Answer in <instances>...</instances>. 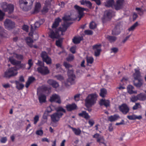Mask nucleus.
I'll return each mask as SVG.
<instances>
[{
    "label": "nucleus",
    "instance_id": "1",
    "mask_svg": "<svg viewBox=\"0 0 146 146\" xmlns=\"http://www.w3.org/2000/svg\"><path fill=\"white\" fill-rule=\"evenodd\" d=\"M134 70L135 72L133 75L134 79L133 81V84L137 88H140L142 86L143 81L140 78L141 75L139 70L137 69H135Z\"/></svg>",
    "mask_w": 146,
    "mask_h": 146
},
{
    "label": "nucleus",
    "instance_id": "2",
    "mask_svg": "<svg viewBox=\"0 0 146 146\" xmlns=\"http://www.w3.org/2000/svg\"><path fill=\"white\" fill-rule=\"evenodd\" d=\"M97 95L95 93L88 95L85 100V104L87 108L90 107L95 104L97 100Z\"/></svg>",
    "mask_w": 146,
    "mask_h": 146
},
{
    "label": "nucleus",
    "instance_id": "3",
    "mask_svg": "<svg viewBox=\"0 0 146 146\" xmlns=\"http://www.w3.org/2000/svg\"><path fill=\"white\" fill-rule=\"evenodd\" d=\"M18 68L16 66L9 68L4 73V77L7 78L16 76L17 73Z\"/></svg>",
    "mask_w": 146,
    "mask_h": 146
},
{
    "label": "nucleus",
    "instance_id": "4",
    "mask_svg": "<svg viewBox=\"0 0 146 146\" xmlns=\"http://www.w3.org/2000/svg\"><path fill=\"white\" fill-rule=\"evenodd\" d=\"M1 8L5 12H8L9 14L11 13L13 11L14 7L13 5L7 4V3L4 2L1 5Z\"/></svg>",
    "mask_w": 146,
    "mask_h": 146
},
{
    "label": "nucleus",
    "instance_id": "5",
    "mask_svg": "<svg viewBox=\"0 0 146 146\" xmlns=\"http://www.w3.org/2000/svg\"><path fill=\"white\" fill-rule=\"evenodd\" d=\"M67 74L68 78L67 80V83H66V86H67V83H70V85H73L75 83V80L76 78L75 75L73 74V70L72 69L68 70Z\"/></svg>",
    "mask_w": 146,
    "mask_h": 146
},
{
    "label": "nucleus",
    "instance_id": "6",
    "mask_svg": "<svg viewBox=\"0 0 146 146\" xmlns=\"http://www.w3.org/2000/svg\"><path fill=\"white\" fill-rule=\"evenodd\" d=\"M113 12L111 10H106L104 12L102 21L103 23H105L107 21L111 20L112 17Z\"/></svg>",
    "mask_w": 146,
    "mask_h": 146
},
{
    "label": "nucleus",
    "instance_id": "7",
    "mask_svg": "<svg viewBox=\"0 0 146 146\" xmlns=\"http://www.w3.org/2000/svg\"><path fill=\"white\" fill-rule=\"evenodd\" d=\"M41 57L44 62L47 64H50L52 63V59L48 56L47 53L45 51L42 52L41 54Z\"/></svg>",
    "mask_w": 146,
    "mask_h": 146
},
{
    "label": "nucleus",
    "instance_id": "8",
    "mask_svg": "<svg viewBox=\"0 0 146 146\" xmlns=\"http://www.w3.org/2000/svg\"><path fill=\"white\" fill-rule=\"evenodd\" d=\"M4 25L5 28L10 30L15 27V23L11 20L6 19L4 22Z\"/></svg>",
    "mask_w": 146,
    "mask_h": 146
},
{
    "label": "nucleus",
    "instance_id": "9",
    "mask_svg": "<svg viewBox=\"0 0 146 146\" xmlns=\"http://www.w3.org/2000/svg\"><path fill=\"white\" fill-rule=\"evenodd\" d=\"M63 115V113H59L57 112L54 113L50 116L52 121L54 123L58 121Z\"/></svg>",
    "mask_w": 146,
    "mask_h": 146
},
{
    "label": "nucleus",
    "instance_id": "10",
    "mask_svg": "<svg viewBox=\"0 0 146 146\" xmlns=\"http://www.w3.org/2000/svg\"><path fill=\"white\" fill-rule=\"evenodd\" d=\"M119 111L124 115L126 114L129 110V108L125 104H123L119 106Z\"/></svg>",
    "mask_w": 146,
    "mask_h": 146
},
{
    "label": "nucleus",
    "instance_id": "11",
    "mask_svg": "<svg viewBox=\"0 0 146 146\" xmlns=\"http://www.w3.org/2000/svg\"><path fill=\"white\" fill-rule=\"evenodd\" d=\"M57 31L58 30L56 29L54 30L50 29L49 34V37L52 39L58 38L59 37L60 35Z\"/></svg>",
    "mask_w": 146,
    "mask_h": 146
},
{
    "label": "nucleus",
    "instance_id": "12",
    "mask_svg": "<svg viewBox=\"0 0 146 146\" xmlns=\"http://www.w3.org/2000/svg\"><path fill=\"white\" fill-rule=\"evenodd\" d=\"M49 100L51 102H55L59 104H60L61 102L60 96L55 94L52 95L50 97Z\"/></svg>",
    "mask_w": 146,
    "mask_h": 146
},
{
    "label": "nucleus",
    "instance_id": "13",
    "mask_svg": "<svg viewBox=\"0 0 146 146\" xmlns=\"http://www.w3.org/2000/svg\"><path fill=\"white\" fill-rule=\"evenodd\" d=\"M121 26L120 23H118L116 25L112 31V34L114 35H117L121 33Z\"/></svg>",
    "mask_w": 146,
    "mask_h": 146
},
{
    "label": "nucleus",
    "instance_id": "14",
    "mask_svg": "<svg viewBox=\"0 0 146 146\" xmlns=\"http://www.w3.org/2000/svg\"><path fill=\"white\" fill-rule=\"evenodd\" d=\"M74 8L78 11V17L79 18V21L83 16V12L86 10V9L81 7L77 5H75L74 6Z\"/></svg>",
    "mask_w": 146,
    "mask_h": 146
},
{
    "label": "nucleus",
    "instance_id": "15",
    "mask_svg": "<svg viewBox=\"0 0 146 146\" xmlns=\"http://www.w3.org/2000/svg\"><path fill=\"white\" fill-rule=\"evenodd\" d=\"M38 72L43 75H46L49 73V70L46 66L38 67L37 68Z\"/></svg>",
    "mask_w": 146,
    "mask_h": 146
},
{
    "label": "nucleus",
    "instance_id": "16",
    "mask_svg": "<svg viewBox=\"0 0 146 146\" xmlns=\"http://www.w3.org/2000/svg\"><path fill=\"white\" fill-rule=\"evenodd\" d=\"M124 0H117L116 4L114 5L115 9L118 10L122 9L123 6Z\"/></svg>",
    "mask_w": 146,
    "mask_h": 146
},
{
    "label": "nucleus",
    "instance_id": "17",
    "mask_svg": "<svg viewBox=\"0 0 146 146\" xmlns=\"http://www.w3.org/2000/svg\"><path fill=\"white\" fill-rule=\"evenodd\" d=\"M77 107L76 105L74 103L67 104L66 106V108L67 111H71L76 110Z\"/></svg>",
    "mask_w": 146,
    "mask_h": 146
},
{
    "label": "nucleus",
    "instance_id": "18",
    "mask_svg": "<svg viewBox=\"0 0 146 146\" xmlns=\"http://www.w3.org/2000/svg\"><path fill=\"white\" fill-rule=\"evenodd\" d=\"M47 83L50 85L55 88H56L59 86L58 83L56 81L52 79H49L47 81Z\"/></svg>",
    "mask_w": 146,
    "mask_h": 146
},
{
    "label": "nucleus",
    "instance_id": "19",
    "mask_svg": "<svg viewBox=\"0 0 146 146\" xmlns=\"http://www.w3.org/2000/svg\"><path fill=\"white\" fill-rule=\"evenodd\" d=\"M134 87L132 85H129L127 87V92L129 94H136L137 93V91H134Z\"/></svg>",
    "mask_w": 146,
    "mask_h": 146
},
{
    "label": "nucleus",
    "instance_id": "20",
    "mask_svg": "<svg viewBox=\"0 0 146 146\" xmlns=\"http://www.w3.org/2000/svg\"><path fill=\"white\" fill-rule=\"evenodd\" d=\"M83 39V38L82 36H75L72 39V42L75 44H78Z\"/></svg>",
    "mask_w": 146,
    "mask_h": 146
},
{
    "label": "nucleus",
    "instance_id": "21",
    "mask_svg": "<svg viewBox=\"0 0 146 146\" xmlns=\"http://www.w3.org/2000/svg\"><path fill=\"white\" fill-rule=\"evenodd\" d=\"M110 101L108 100L102 99L100 100L99 104L100 106H104L106 107H107L110 106Z\"/></svg>",
    "mask_w": 146,
    "mask_h": 146
},
{
    "label": "nucleus",
    "instance_id": "22",
    "mask_svg": "<svg viewBox=\"0 0 146 146\" xmlns=\"http://www.w3.org/2000/svg\"><path fill=\"white\" fill-rule=\"evenodd\" d=\"M61 21V20L59 17H58L55 19L54 21L52 26V28L56 29V27L59 25V23Z\"/></svg>",
    "mask_w": 146,
    "mask_h": 146
},
{
    "label": "nucleus",
    "instance_id": "23",
    "mask_svg": "<svg viewBox=\"0 0 146 146\" xmlns=\"http://www.w3.org/2000/svg\"><path fill=\"white\" fill-rule=\"evenodd\" d=\"M120 118L119 116L117 114H114L109 117L108 118V120L110 122H113L117 120Z\"/></svg>",
    "mask_w": 146,
    "mask_h": 146
},
{
    "label": "nucleus",
    "instance_id": "24",
    "mask_svg": "<svg viewBox=\"0 0 146 146\" xmlns=\"http://www.w3.org/2000/svg\"><path fill=\"white\" fill-rule=\"evenodd\" d=\"M81 4L82 5H85L90 8H91L92 4L89 1L86 0H82L80 1Z\"/></svg>",
    "mask_w": 146,
    "mask_h": 146
},
{
    "label": "nucleus",
    "instance_id": "25",
    "mask_svg": "<svg viewBox=\"0 0 146 146\" xmlns=\"http://www.w3.org/2000/svg\"><path fill=\"white\" fill-rule=\"evenodd\" d=\"M78 115L84 117L86 119H88L90 117L88 113L85 111H82L81 113L78 114Z\"/></svg>",
    "mask_w": 146,
    "mask_h": 146
},
{
    "label": "nucleus",
    "instance_id": "26",
    "mask_svg": "<svg viewBox=\"0 0 146 146\" xmlns=\"http://www.w3.org/2000/svg\"><path fill=\"white\" fill-rule=\"evenodd\" d=\"M93 138L96 139L97 142L100 143V141L103 139V137H102L99 134L96 133L92 136Z\"/></svg>",
    "mask_w": 146,
    "mask_h": 146
},
{
    "label": "nucleus",
    "instance_id": "27",
    "mask_svg": "<svg viewBox=\"0 0 146 146\" xmlns=\"http://www.w3.org/2000/svg\"><path fill=\"white\" fill-rule=\"evenodd\" d=\"M46 97L43 94L40 95L38 96V100L40 103L42 104L46 102Z\"/></svg>",
    "mask_w": 146,
    "mask_h": 146
},
{
    "label": "nucleus",
    "instance_id": "28",
    "mask_svg": "<svg viewBox=\"0 0 146 146\" xmlns=\"http://www.w3.org/2000/svg\"><path fill=\"white\" fill-rule=\"evenodd\" d=\"M25 40L27 44L30 47H33L32 43L33 42V40L32 38L29 37H27L25 39Z\"/></svg>",
    "mask_w": 146,
    "mask_h": 146
},
{
    "label": "nucleus",
    "instance_id": "29",
    "mask_svg": "<svg viewBox=\"0 0 146 146\" xmlns=\"http://www.w3.org/2000/svg\"><path fill=\"white\" fill-rule=\"evenodd\" d=\"M138 100L144 101L146 99V95L144 93H141L137 95Z\"/></svg>",
    "mask_w": 146,
    "mask_h": 146
},
{
    "label": "nucleus",
    "instance_id": "30",
    "mask_svg": "<svg viewBox=\"0 0 146 146\" xmlns=\"http://www.w3.org/2000/svg\"><path fill=\"white\" fill-rule=\"evenodd\" d=\"M115 1L114 0H108L107 1L105 5L106 7H112L114 6Z\"/></svg>",
    "mask_w": 146,
    "mask_h": 146
},
{
    "label": "nucleus",
    "instance_id": "31",
    "mask_svg": "<svg viewBox=\"0 0 146 146\" xmlns=\"http://www.w3.org/2000/svg\"><path fill=\"white\" fill-rule=\"evenodd\" d=\"M15 83L16 85V88L19 90H21L23 88L24 85L21 83H20L19 81L16 80Z\"/></svg>",
    "mask_w": 146,
    "mask_h": 146
},
{
    "label": "nucleus",
    "instance_id": "32",
    "mask_svg": "<svg viewBox=\"0 0 146 146\" xmlns=\"http://www.w3.org/2000/svg\"><path fill=\"white\" fill-rule=\"evenodd\" d=\"M9 60L11 63L14 65L17 66L19 63H20V61L14 59L12 57H10Z\"/></svg>",
    "mask_w": 146,
    "mask_h": 146
},
{
    "label": "nucleus",
    "instance_id": "33",
    "mask_svg": "<svg viewBox=\"0 0 146 146\" xmlns=\"http://www.w3.org/2000/svg\"><path fill=\"white\" fill-rule=\"evenodd\" d=\"M107 38L110 42L112 43L114 42L116 40L117 38L114 36L108 35Z\"/></svg>",
    "mask_w": 146,
    "mask_h": 146
},
{
    "label": "nucleus",
    "instance_id": "34",
    "mask_svg": "<svg viewBox=\"0 0 146 146\" xmlns=\"http://www.w3.org/2000/svg\"><path fill=\"white\" fill-rule=\"evenodd\" d=\"M107 91L104 88H103L101 89L100 92V96L102 98L105 97V95L106 94Z\"/></svg>",
    "mask_w": 146,
    "mask_h": 146
},
{
    "label": "nucleus",
    "instance_id": "35",
    "mask_svg": "<svg viewBox=\"0 0 146 146\" xmlns=\"http://www.w3.org/2000/svg\"><path fill=\"white\" fill-rule=\"evenodd\" d=\"M40 23L39 22H36L35 23L33 26L34 27V28H33V26L32 25L31 26V31H33V30H34L36 29L37 28H38L40 26Z\"/></svg>",
    "mask_w": 146,
    "mask_h": 146
},
{
    "label": "nucleus",
    "instance_id": "36",
    "mask_svg": "<svg viewBox=\"0 0 146 146\" xmlns=\"http://www.w3.org/2000/svg\"><path fill=\"white\" fill-rule=\"evenodd\" d=\"M6 31L3 28L0 27V36L2 37H5L6 34Z\"/></svg>",
    "mask_w": 146,
    "mask_h": 146
},
{
    "label": "nucleus",
    "instance_id": "37",
    "mask_svg": "<svg viewBox=\"0 0 146 146\" xmlns=\"http://www.w3.org/2000/svg\"><path fill=\"white\" fill-rule=\"evenodd\" d=\"M41 7V4L39 3H36L34 11L35 12L37 13L39 11Z\"/></svg>",
    "mask_w": 146,
    "mask_h": 146
},
{
    "label": "nucleus",
    "instance_id": "38",
    "mask_svg": "<svg viewBox=\"0 0 146 146\" xmlns=\"http://www.w3.org/2000/svg\"><path fill=\"white\" fill-rule=\"evenodd\" d=\"M14 54L17 59L21 60H22L23 59L24 57L23 55L16 53H14Z\"/></svg>",
    "mask_w": 146,
    "mask_h": 146
},
{
    "label": "nucleus",
    "instance_id": "39",
    "mask_svg": "<svg viewBox=\"0 0 146 146\" xmlns=\"http://www.w3.org/2000/svg\"><path fill=\"white\" fill-rule=\"evenodd\" d=\"M56 111L57 112L59 113H63L62 112L64 113L66 112V110L63 108L62 107H59L57 108L56 109Z\"/></svg>",
    "mask_w": 146,
    "mask_h": 146
},
{
    "label": "nucleus",
    "instance_id": "40",
    "mask_svg": "<svg viewBox=\"0 0 146 146\" xmlns=\"http://www.w3.org/2000/svg\"><path fill=\"white\" fill-rule=\"evenodd\" d=\"M27 64L29 65V67L27 68V69L28 70H29L33 66V62L32 59H29L28 60Z\"/></svg>",
    "mask_w": 146,
    "mask_h": 146
},
{
    "label": "nucleus",
    "instance_id": "41",
    "mask_svg": "<svg viewBox=\"0 0 146 146\" xmlns=\"http://www.w3.org/2000/svg\"><path fill=\"white\" fill-rule=\"evenodd\" d=\"M130 101L132 102H135L138 100L137 95L136 96L133 95L130 98Z\"/></svg>",
    "mask_w": 146,
    "mask_h": 146
},
{
    "label": "nucleus",
    "instance_id": "42",
    "mask_svg": "<svg viewBox=\"0 0 146 146\" xmlns=\"http://www.w3.org/2000/svg\"><path fill=\"white\" fill-rule=\"evenodd\" d=\"M138 23L137 22H136L133 25L128 29V30L129 31H132L138 25Z\"/></svg>",
    "mask_w": 146,
    "mask_h": 146
},
{
    "label": "nucleus",
    "instance_id": "43",
    "mask_svg": "<svg viewBox=\"0 0 146 146\" xmlns=\"http://www.w3.org/2000/svg\"><path fill=\"white\" fill-rule=\"evenodd\" d=\"M94 60V58L93 57L90 56L86 58V61L87 63L92 64Z\"/></svg>",
    "mask_w": 146,
    "mask_h": 146
},
{
    "label": "nucleus",
    "instance_id": "44",
    "mask_svg": "<svg viewBox=\"0 0 146 146\" xmlns=\"http://www.w3.org/2000/svg\"><path fill=\"white\" fill-rule=\"evenodd\" d=\"M96 27V25L95 22H91L89 25V28L90 29H95Z\"/></svg>",
    "mask_w": 146,
    "mask_h": 146
},
{
    "label": "nucleus",
    "instance_id": "45",
    "mask_svg": "<svg viewBox=\"0 0 146 146\" xmlns=\"http://www.w3.org/2000/svg\"><path fill=\"white\" fill-rule=\"evenodd\" d=\"M102 46V45L101 44H96L92 46V49L93 50L101 49Z\"/></svg>",
    "mask_w": 146,
    "mask_h": 146
},
{
    "label": "nucleus",
    "instance_id": "46",
    "mask_svg": "<svg viewBox=\"0 0 146 146\" xmlns=\"http://www.w3.org/2000/svg\"><path fill=\"white\" fill-rule=\"evenodd\" d=\"M73 131L76 135H79L81 133V131L80 129H76L75 128L73 129Z\"/></svg>",
    "mask_w": 146,
    "mask_h": 146
},
{
    "label": "nucleus",
    "instance_id": "47",
    "mask_svg": "<svg viewBox=\"0 0 146 146\" xmlns=\"http://www.w3.org/2000/svg\"><path fill=\"white\" fill-rule=\"evenodd\" d=\"M57 30H58V32L59 33L60 32H61V35H63V32H65L67 30H65V28H64L63 27H60L58 29H56Z\"/></svg>",
    "mask_w": 146,
    "mask_h": 146
},
{
    "label": "nucleus",
    "instance_id": "48",
    "mask_svg": "<svg viewBox=\"0 0 146 146\" xmlns=\"http://www.w3.org/2000/svg\"><path fill=\"white\" fill-rule=\"evenodd\" d=\"M72 23L64 22L62 25V27L65 28V30H67L68 27Z\"/></svg>",
    "mask_w": 146,
    "mask_h": 146
},
{
    "label": "nucleus",
    "instance_id": "49",
    "mask_svg": "<svg viewBox=\"0 0 146 146\" xmlns=\"http://www.w3.org/2000/svg\"><path fill=\"white\" fill-rule=\"evenodd\" d=\"M32 38L34 40H36L38 39L39 35L37 33H32Z\"/></svg>",
    "mask_w": 146,
    "mask_h": 146
},
{
    "label": "nucleus",
    "instance_id": "50",
    "mask_svg": "<svg viewBox=\"0 0 146 146\" xmlns=\"http://www.w3.org/2000/svg\"><path fill=\"white\" fill-rule=\"evenodd\" d=\"M36 64L38 66V67H44V63L39 60H38V62L36 63Z\"/></svg>",
    "mask_w": 146,
    "mask_h": 146
},
{
    "label": "nucleus",
    "instance_id": "51",
    "mask_svg": "<svg viewBox=\"0 0 146 146\" xmlns=\"http://www.w3.org/2000/svg\"><path fill=\"white\" fill-rule=\"evenodd\" d=\"M94 50V55L96 57H98L100 56V52L101 51V49H98Z\"/></svg>",
    "mask_w": 146,
    "mask_h": 146
},
{
    "label": "nucleus",
    "instance_id": "52",
    "mask_svg": "<svg viewBox=\"0 0 146 146\" xmlns=\"http://www.w3.org/2000/svg\"><path fill=\"white\" fill-rule=\"evenodd\" d=\"M62 19L65 22L71 20V18L69 16H65L62 17Z\"/></svg>",
    "mask_w": 146,
    "mask_h": 146
},
{
    "label": "nucleus",
    "instance_id": "53",
    "mask_svg": "<svg viewBox=\"0 0 146 146\" xmlns=\"http://www.w3.org/2000/svg\"><path fill=\"white\" fill-rule=\"evenodd\" d=\"M141 106L139 103H137L135 104V105L133 107V109L134 110H136L138 108H140Z\"/></svg>",
    "mask_w": 146,
    "mask_h": 146
},
{
    "label": "nucleus",
    "instance_id": "54",
    "mask_svg": "<svg viewBox=\"0 0 146 146\" xmlns=\"http://www.w3.org/2000/svg\"><path fill=\"white\" fill-rule=\"evenodd\" d=\"M26 0H19V3L20 7L23 10L24 9V7L22 6L23 5H25V2Z\"/></svg>",
    "mask_w": 146,
    "mask_h": 146
},
{
    "label": "nucleus",
    "instance_id": "55",
    "mask_svg": "<svg viewBox=\"0 0 146 146\" xmlns=\"http://www.w3.org/2000/svg\"><path fill=\"white\" fill-rule=\"evenodd\" d=\"M74 56L72 54H71L66 58V60L68 61H71L74 60Z\"/></svg>",
    "mask_w": 146,
    "mask_h": 146
},
{
    "label": "nucleus",
    "instance_id": "56",
    "mask_svg": "<svg viewBox=\"0 0 146 146\" xmlns=\"http://www.w3.org/2000/svg\"><path fill=\"white\" fill-rule=\"evenodd\" d=\"M62 41L61 40L59 39L56 40V44L58 47H61Z\"/></svg>",
    "mask_w": 146,
    "mask_h": 146
},
{
    "label": "nucleus",
    "instance_id": "57",
    "mask_svg": "<svg viewBox=\"0 0 146 146\" xmlns=\"http://www.w3.org/2000/svg\"><path fill=\"white\" fill-rule=\"evenodd\" d=\"M84 33L86 35H92L93 34V31L90 30H86L84 31Z\"/></svg>",
    "mask_w": 146,
    "mask_h": 146
},
{
    "label": "nucleus",
    "instance_id": "58",
    "mask_svg": "<svg viewBox=\"0 0 146 146\" xmlns=\"http://www.w3.org/2000/svg\"><path fill=\"white\" fill-rule=\"evenodd\" d=\"M47 111L48 113L51 112L53 110V107L52 105H50L47 108Z\"/></svg>",
    "mask_w": 146,
    "mask_h": 146
},
{
    "label": "nucleus",
    "instance_id": "59",
    "mask_svg": "<svg viewBox=\"0 0 146 146\" xmlns=\"http://www.w3.org/2000/svg\"><path fill=\"white\" fill-rule=\"evenodd\" d=\"M35 80V78L33 76H30L28 78L27 81L31 84Z\"/></svg>",
    "mask_w": 146,
    "mask_h": 146
},
{
    "label": "nucleus",
    "instance_id": "60",
    "mask_svg": "<svg viewBox=\"0 0 146 146\" xmlns=\"http://www.w3.org/2000/svg\"><path fill=\"white\" fill-rule=\"evenodd\" d=\"M55 77L58 80L60 81L63 80L64 79L63 76L59 74L55 76Z\"/></svg>",
    "mask_w": 146,
    "mask_h": 146
},
{
    "label": "nucleus",
    "instance_id": "61",
    "mask_svg": "<svg viewBox=\"0 0 146 146\" xmlns=\"http://www.w3.org/2000/svg\"><path fill=\"white\" fill-rule=\"evenodd\" d=\"M64 65L65 67L67 69H68L70 67H72V66L71 65L66 62H64Z\"/></svg>",
    "mask_w": 146,
    "mask_h": 146
},
{
    "label": "nucleus",
    "instance_id": "62",
    "mask_svg": "<svg viewBox=\"0 0 146 146\" xmlns=\"http://www.w3.org/2000/svg\"><path fill=\"white\" fill-rule=\"evenodd\" d=\"M5 15V13L0 9V21H2Z\"/></svg>",
    "mask_w": 146,
    "mask_h": 146
},
{
    "label": "nucleus",
    "instance_id": "63",
    "mask_svg": "<svg viewBox=\"0 0 146 146\" xmlns=\"http://www.w3.org/2000/svg\"><path fill=\"white\" fill-rule=\"evenodd\" d=\"M50 7L44 6L42 10V12L43 13H46L48 12Z\"/></svg>",
    "mask_w": 146,
    "mask_h": 146
},
{
    "label": "nucleus",
    "instance_id": "64",
    "mask_svg": "<svg viewBox=\"0 0 146 146\" xmlns=\"http://www.w3.org/2000/svg\"><path fill=\"white\" fill-rule=\"evenodd\" d=\"M51 2L49 0H46L45 2V4L44 6L50 7Z\"/></svg>",
    "mask_w": 146,
    "mask_h": 146
}]
</instances>
